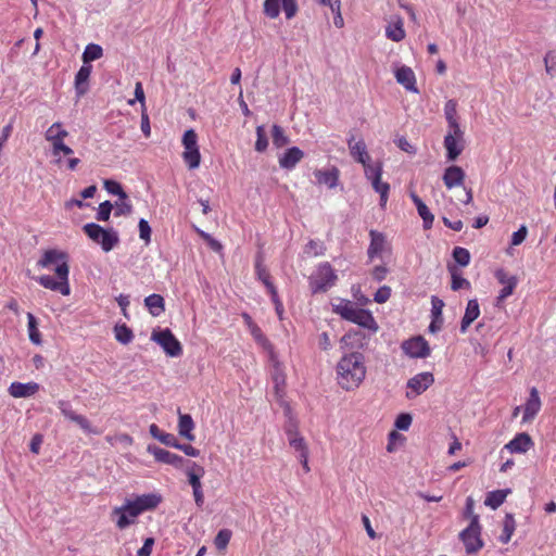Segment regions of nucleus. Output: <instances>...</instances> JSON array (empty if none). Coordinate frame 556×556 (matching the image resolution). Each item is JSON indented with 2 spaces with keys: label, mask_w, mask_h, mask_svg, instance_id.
Wrapping results in <instances>:
<instances>
[{
  "label": "nucleus",
  "mask_w": 556,
  "mask_h": 556,
  "mask_svg": "<svg viewBox=\"0 0 556 556\" xmlns=\"http://www.w3.org/2000/svg\"><path fill=\"white\" fill-rule=\"evenodd\" d=\"M162 502L160 493H147L125 498L121 506L113 507L111 519L118 530H125L137 522V518L155 509Z\"/></svg>",
  "instance_id": "nucleus-1"
},
{
  "label": "nucleus",
  "mask_w": 556,
  "mask_h": 556,
  "mask_svg": "<svg viewBox=\"0 0 556 556\" xmlns=\"http://www.w3.org/2000/svg\"><path fill=\"white\" fill-rule=\"evenodd\" d=\"M37 265L42 268H51V266H55L53 270L56 278L49 275H42L37 278V281L41 287L52 291H58L62 295L71 294L68 281L70 266L66 253L55 249L47 250L37 262Z\"/></svg>",
  "instance_id": "nucleus-2"
},
{
  "label": "nucleus",
  "mask_w": 556,
  "mask_h": 556,
  "mask_svg": "<svg viewBox=\"0 0 556 556\" xmlns=\"http://www.w3.org/2000/svg\"><path fill=\"white\" fill-rule=\"evenodd\" d=\"M366 375L364 356L358 351H353L342 356L337 365V379L344 390L358 388Z\"/></svg>",
  "instance_id": "nucleus-3"
},
{
  "label": "nucleus",
  "mask_w": 556,
  "mask_h": 556,
  "mask_svg": "<svg viewBox=\"0 0 556 556\" xmlns=\"http://www.w3.org/2000/svg\"><path fill=\"white\" fill-rule=\"evenodd\" d=\"M334 269L328 262L318 265L316 271L308 278L312 293H321L328 291L337 281Z\"/></svg>",
  "instance_id": "nucleus-4"
},
{
  "label": "nucleus",
  "mask_w": 556,
  "mask_h": 556,
  "mask_svg": "<svg viewBox=\"0 0 556 556\" xmlns=\"http://www.w3.org/2000/svg\"><path fill=\"white\" fill-rule=\"evenodd\" d=\"M83 230L92 241L99 243L104 252H110L119 242L116 231L104 229L96 223L86 224Z\"/></svg>",
  "instance_id": "nucleus-5"
},
{
  "label": "nucleus",
  "mask_w": 556,
  "mask_h": 556,
  "mask_svg": "<svg viewBox=\"0 0 556 556\" xmlns=\"http://www.w3.org/2000/svg\"><path fill=\"white\" fill-rule=\"evenodd\" d=\"M364 174L367 180L370 181L372 189L379 193L380 206L384 208L389 199L390 185L382 180V163L376 162L374 167H366V172H364Z\"/></svg>",
  "instance_id": "nucleus-6"
},
{
  "label": "nucleus",
  "mask_w": 556,
  "mask_h": 556,
  "mask_svg": "<svg viewBox=\"0 0 556 556\" xmlns=\"http://www.w3.org/2000/svg\"><path fill=\"white\" fill-rule=\"evenodd\" d=\"M182 159L189 169H194L200 166L201 154L198 147V135L193 129H188L182 136Z\"/></svg>",
  "instance_id": "nucleus-7"
},
{
  "label": "nucleus",
  "mask_w": 556,
  "mask_h": 556,
  "mask_svg": "<svg viewBox=\"0 0 556 556\" xmlns=\"http://www.w3.org/2000/svg\"><path fill=\"white\" fill-rule=\"evenodd\" d=\"M459 538L468 554H475L483 547L479 516L472 517L469 526L460 532Z\"/></svg>",
  "instance_id": "nucleus-8"
},
{
  "label": "nucleus",
  "mask_w": 556,
  "mask_h": 556,
  "mask_svg": "<svg viewBox=\"0 0 556 556\" xmlns=\"http://www.w3.org/2000/svg\"><path fill=\"white\" fill-rule=\"evenodd\" d=\"M465 143V132L460 127L457 131L455 128H448L443 141L447 161H455L464 151Z\"/></svg>",
  "instance_id": "nucleus-9"
},
{
  "label": "nucleus",
  "mask_w": 556,
  "mask_h": 556,
  "mask_svg": "<svg viewBox=\"0 0 556 556\" xmlns=\"http://www.w3.org/2000/svg\"><path fill=\"white\" fill-rule=\"evenodd\" d=\"M58 407L62 415L71 421L77 424L80 429L87 434H100L101 431L94 428L91 422L83 415L77 414L70 402L61 400L58 402Z\"/></svg>",
  "instance_id": "nucleus-10"
},
{
  "label": "nucleus",
  "mask_w": 556,
  "mask_h": 556,
  "mask_svg": "<svg viewBox=\"0 0 556 556\" xmlns=\"http://www.w3.org/2000/svg\"><path fill=\"white\" fill-rule=\"evenodd\" d=\"M434 382V377L431 372H420L412 377L407 381L406 397L414 399L422 394Z\"/></svg>",
  "instance_id": "nucleus-11"
},
{
  "label": "nucleus",
  "mask_w": 556,
  "mask_h": 556,
  "mask_svg": "<svg viewBox=\"0 0 556 556\" xmlns=\"http://www.w3.org/2000/svg\"><path fill=\"white\" fill-rule=\"evenodd\" d=\"M494 276L497 279V281L503 286L496 299L497 304H500L514 293L518 285V278L515 275H509L503 268L497 269Z\"/></svg>",
  "instance_id": "nucleus-12"
},
{
  "label": "nucleus",
  "mask_w": 556,
  "mask_h": 556,
  "mask_svg": "<svg viewBox=\"0 0 556 556\" xmlns=\"http://www.w3.org/2000/svg\"><path fill=\"white\" fill-rule=\"evenodd\" d=\"M148 452L152 454L157 462L172 465L176 468L186 467L188 462L180 455L161 448L156 445H149Z\"/></svg>",
  "instance_id": "nucleus-13"
},
{
  "label": "nucleus",
  "mask_w": 556,
  "mask_h": 556,
  "mask_svg": "<svg viewBox=\"0 0 556 556\" xmlns=\"http://www.w3.org/2000/svg\"><path fill=\"white\" fill-rule=\"evenodd\" d=\"M348 147L354 161L363 165L364 172H366V167L375 166V163H370V155L367 152V147L364 140L361 139L355 141L354 137H351L348 140Z\"/></svg>",
  "instance_id": "nucleus-14"
},
{
  "label": "nucleus",
  "mask_w": 556,
  "mask_h": 556,
  "mask_svg": "<svg viewBox=\"0 0 556 556\" xmlns=\"http://www.w3.org/2000/svg\"><path fill=\"white\" fill-rule=\"evenodd\" d=\"M542 402L539 395V391L535 387H532L529 392V397L523 406L522 422L527 424L532 421L541 410Z\"/></svg>",
  "instance_id": "nucleus-15"
},
{
  "label": "nucleus",
  "mask_w": 556,
  "mask_h": 556,
  "mask_svg": "<svg viewBox=\"0 0 556 556\" xmlns=\"http://www.w3.org/2000/svg\"><path fill=\"white\" fill-rule=\"evenodd\" d=\"M39 384L30 381L26 383L12 382L9 387V394L15 399L30 397L39 391Z\"/></svg>",
  "instance_id": "nucleus-16"
},
{
  "label": "nucleus",
  "mask_w": 556,
  "mask_h": 556,
  "mask_svg": "<svg viewBox=\"0 0 556 556\" xmlns=\"http://www.w3.org/2000/svg\"><path fill=\"white\" fill-rule=\"evenodd\" d=\"M466 174L464 169L457 165L448 166L443 174V182L447 189L463 186Z\"/></svg>",
  "instance_id": "nucleus-17"
},
{
  "label": "nucleus",
  "mask_w": 556,
  "mask_h": 556,
  "mask_svg": "<svg viewBox=\"0 0 556 556\" xmlns=\"http://www.w3.org/2000/svg\"><path fill=\"white\" fill-rule=\"evenodd\" d=\"M395 79L406 90L416 92V93L418 92V88L416 86V76H415L414 71L410 67H408L406 65L399 67L395 71Z\"/></svg>",
  "instance_id": "nucleus-18"
},
{
  "label": "nucleus",
  "mask_w": 556,
  "mask_h": 556,
  "mask_svg": "<svg viewBox=\"0 0 556 556\" xmlns=\"http://www.w3.org/2000/svg\"><path fill=\"white\" fill-rule=\"evenodd\" d=\"M533 444L531 437L526 432H521L515 435L504 447L510 453L522 454L528 452Z\"/></svg>",
  "instance_id": "nucleus-19"
},
{
  "label": "nucleus",
  "mask_w": 556,
  "mask_h": 556,
  "mask_svg": "<svg viewBox=\"0 0 556 556\" xmlns=\"http://www.w3.org/2000/svg\"><path fill=\"white\" fill-rule=\"evenodd\" d=\"M304 157V152L298 148L292 147L286 150V152L279 157V166L285 169H293L298 163Z\"/></svg>",
  "instance_id": "nucleus-20"
},
{
  "label": "nucleus",
  "mask_w": 556,
  "mask_h": 556,
  "mask_svg": "<svg viewBox=\"0 0 556 556\" xmlns=\"http://www.w3.org/2000/svg\"><path fill=\"white\" fill-rule=\"evenodd\" d=\"M314 176L318 184L326 185L328 188H336L339 184L340 170L332 166L330 169H316Z\"/></svg>",
  "instance_id": "nucleus-21"
},
{
  "label": "nucleus",
  "mask_w": 556,
  "mask_h": 556,
  "mask_svg": "<svg viewBox=\"0 0 556 556\" xmlns=\"http://www.w3.org/2000/svg\"><path fill=\"white\" fill-rule=\"evenodd\" d=\"M406 36L401 16L393 17L386 27V37L394 42L402 41Z\"/></svg>",
  "instance_id": "nucleus-22"
},
{
  "label": "nucleus",
  "mask_w": 556,
  "mask_h": 556,
  "mask_svg": "<svg viewBox=\"0 0 556 556\" xmlns=\"http://www.w3.org/2000/svg\"><path fill=\"white\" fill-rule=\"evenodd\" d=\"M350 321L357 324L364 328L376 331L378 329V325L372 316V314L364 308H359L356 306Z\"/></svg>",
  "instance_id": "nucleus-23"
},
{
  "label": "nucleus",
  "mask_w": 556,
  "mask_h": 556,
  "mask_svg": "<svg viewBox=\"0 0 556 556\" xmlns=\"http://www.w3.org/2000/svg\"><path fill=\"white\" fill-rule=\"evenodd\" d=\"M67 136L68 131L61 122L53 123L45 132V139L50 143L51 148L60 142H64Z\"/></svg>",
  "instance_id": "nucleus-24"
},
{
  "label": "nucleus",
  "mask_w": 556,
  "mask_h": 556,
  "mask_svg": "<svg viewBox=\"0 0 556 556\" xmlns=\"http://www.w3.org/2000/svg\"><path fill=\"white\" fill-rule=\"evenodd\" d=\"M151 338L161 348H181L180 343L168 328L153 330Z\"/></svg>",
  "instance_id": "nucleus-25"
},
{
  "label": "nucleus",
  "mask_w": 556,
  "mask_h": 556,
  "mask_svg": "<svg viewBox=\"0 0 556 556\" xmlns=\"http://www.w3.org/2000/svg\"><path fill=\"white\" fill-rule=\"evenodd\" d=\"M91 71L92 66L90 64L84 63V65L77 72L75 76V90L77 96L81 97L88 91V83Z\"/></svg>",
  "instance_id": "nucleus-26"
},
{
  "label": "nucleus",
  "mask_w": 556,
  "mask_h": 556,
  "mask_svg": "<svg viewBox=\"0 0 556 556\" xmlns=\"http://www.w3.org/2000/svg\"><path fill=\"white\" fill-rule=\"evenodd\" d=\"M185 468L188 482L192 486V490L202 488L201 478L204 476V468L194 462H187Z\"/></svg>",
  "instance_id": "nucleus-27"
},
{
  "label": "nucleus",
  "mask_w": 556,
  "mask_h": 556,
  "mask_svg": "<svg viewBox=\"0 0 556 556\" xmlns=\"http://www.w3.org/2000/svg\"><path fill=\"white\" fill-rule=\"evenodd\" d=\"M179 420H178V433L180 437L187 439L188 441L194 440L193 429L194 422L190 415L182 414L180 409H178Z\"/></svg>",
  "instance_id": "nucleus-28"
},
{
  "label": "nucleus",
  "mask_w": 556,
  "mask_h": 556,
  "mask_svg": "<svg viewBox=\"0 0 556 556\" xmlns=\"http://www.w3.org/2000/svg\"><path fill=\"white\" fill-rule=\"evenodd\" d=\"M370 244L368 248V256L370 260L374 257L380 255L386 247V238L383 233L377 231V230H370Z\"/></svg>",
  "instance_id": "nucleus-29"
},
{
  "label": "nucleus",
  "mask_w": 556,
  "mask_h": 556,
  "mask_svg": "<svg viewBox=\"0 0 556 556\" xmlns=\"http://www.w3.org/2000/svg\"><path fill=\"white\" fill-rule=\"evenodd\" d=\"M255 273H256L257 278L266 287L268 293H271L273 290H277L275 285L271 281V276H270L269 271L263 264V255L261 253H258L256 256Z\"/></svg>",
  "instance_id": "nucleus-30"
},
{
  "label": "nucleus",
  "mask_w": 556,
  "mask_h": 556,
  "mask_svg": "<svg viewBox=\"0 0 556 556\" xmlns=\"http://www.w3.org/2000/svg\"><path fill=\"white\" fill-rule=\"evenodd\" d=\"M144 305L148 308L149 313L154 317H159L165 312L164 298L156 293L147 296L144 299Z\"/></svg>",
  "instance_id": "nucleus-31"
},
{
  "label": "nucleus",
  "mask_w": 556,
  "mask_h": 556,
  "mask_svg": "<svg viewBox=\"0 0 556 556\" xmlns=\"http://www.w3.org/2000/svg\"><path fill=\"white\" fill-rule=\"evenodd\" d=\"M410 199L413 200L414 204L416 205L419 216L424 220V227L426 229H429L432 226V223L434 219L433 214H431L428 206L424 203V201L415 192H410Z\"/></svg>",
  "instance_id": "nucleus-32"
},
{
  "label": "nucleus",
  "mask_w": 556,
  "mask_h": 556,
  "mask_svg": "<svg viewBox=\"0 0 556 556\" xmlns=\"http://www.w3.org/2000/svg\"><path fill=\"white\" fill-rule=\"evenodd\" d=\"M480 315L479 303L476 299L469 300L465 311V315L462 319V330L465 331L467 327L473 323Z\"/></svg>",
  "instance_id": "nucleus-33"
},
{
  "label": "nucleus",
  "mask_w": 556,
  "mask_h": 556,
  "mask_svg": "<svg viewBox=\"0 0 556 556\" xmlns=\"http://www.w3.org/2000/svg\"><path fill=\"white\" fill-rule=\"evenodd\" d=\"M444 115L447 122L448 128H455L456 131L460 127L457 117V102L455 100H448L444 105Z\"/></svg>",
  "instance_id": "nucleus-34"
},
{
  "label": "nucleus",
  "mask_w": 556,
  "mask_h": 556,
  "mask_svg": "<svg viewBox=\"0 0 556 556\" xmlns=\"http://www.w3.org/2000/svg\"><path fill=\"white\" fill-rule=\"evenodd\" d=\"M149 432L154 439L167 446L175 447L178 442L173 434L163 432L155 424L150 425Z\"/></svg>",
  "instance_id": "nucleus-35"
},
{
  "label": "nucleus",
  "mask_w": 556,
  "mask_h": 556,
  "mask_svg": "<svg viewBox=\"0 0 556 556\" xmlns=\"http://www.w3.org/2000/svg\"><path fill=\"white\" fill-rule=\"evenodd\" d=\"M274 396L277 404L283 408L285 415H290L292 409L286 400V383L274 382Z\"/></svg>",
  "instance_id": "nucleus-36"
},
{
  "label": "nucleus",
  "mask_w": 556,
  "mask_h": 556,
  "mask_svg": "<svg viewBox=\"0 0 556 556\" xmlns=\"http://www.w3.org/2000/svg\"><path fill=\"white\" fill-rule=\"evenodd\" d=\"M508 492L509 490H496L489 492L484 501L485 506L496 509L505 502Z\"/></svg>",
  "instance_id": "nucleus-37"
},
{
  "label": "nucleus",
  "mask_w": 556,
  "mask_h": 556,
  "mask_svg": "<svg viewBox=\"0 0 556 556\" xmlns=\"http://www.w3.org/2000/svg\"><path fill=\"white\" fill-rule=\"evenodd\" d=\"M515 529H516L515 519H514L513 515L507 514L503 521V531H502V534L500 535V541L503 544H507L510 541V539L515 532Z\"/></svg>",
  "instance_id": "nucleus-38"
},
{
  "label": "nucleus",
  "mask_w": 556,
  "mask_h": 556,
  "mask_svg": "<svg viewBox=\"0 0 556 556\" xmlns=\"http://www.w3.org/2000/svg\"><path fill=\"white\" fill-rule=\"evenodd\" d=\"M287 417V422L285 425V432L288 438V442L291 443V440H300L303 438L298 431V421L290 410V415H285Z\"/></svg>",
  "instance_id": "nucleus-39"
},
{
  "label": "nucleus",
  "mask_w": 556,
  "mask_h": 556,
  "mask_svg": "<svg viewBox=\"0 0 556 556\" xmlns=\"http://www.w3.org/2000/svg\"><path fill=\"white\" fill-rule=\"evenodd\" d=\"M448 270H450L451 278H452L451 289L453 291H458L460 289H469L470 288V282L460 275V273L458 271V269L456 267H454V266L448 267Z\"/></svg>",
  "instance_id": "nucleus-40"
},
{
  "label": "nucleus",
  "mask_w": 556,
  "mask_h": 556,
  "mask_svg": "<svg viewBox=\"0 0 556 556\" xmlns=\"http://www.w3.org/2000/svg\"><path fill=\"white\" fill-rule=\"evenodd\" d=\"M355 308L356 305L352 301L341 300L333 306V312L350 321Z\"/></svg>",
  "instance_id": "nucleus-41"
},
{
  "label": "nucleus",
  "mask_w": 556,
  "mask_h": 556,
  "mask_svg": "<svg viewBox=\"0 0 556 556\" xmlns=\"http://www.w3.org/2000/svg\"><path fill=\"white\" fill-rule=\"evenodd\" d=\"M51 154L54 157V163L58 166H61L62 165V156L70 157L74 154V151L65 142H60L59 144L51 148Z\"/></svg>",
  "instance_id": "nucleus-42"
},
{
  "label": "nucleus",
  "mask_w": 556,
  "mask_h": 556,
  "mask_svg": "<svg viewBox=\"0 0 556 556\" xmlns=\"http://www.w3.org/2000/svg\"><path fill=\"white\" fill-rule=\"evenodd\" d=\"M269 359L273 364V370H271V379H273V382H277L278 384L279 383H286V375H285V371L283 369L281 368L278 359H277V356L275 354V352L273 350H270V353H269Z\"/></svg>",
  "instance_id": "nucleus-43"
},
{
  "label": "nucleus",
  "mask_w": 556,
  "mask_h": 556,
  "mask_svg": "<svg viewBox=\"0 0 556 556\" xmlns=\"http://www.w3.org/2000/svg\"><path fill=\"white\" fill-rule=\"evenodd\" d=\"M103 55V49L101 46L96 43H89L83 53V62L89 64L91 61H96Z\"/></svg>",
  "instance_id": "nucleus-44"
},
{
  "label": "nucleus",
  "mask_w": 556,
  "mask_h": 556,
  "mask_svg": "<svg viewBox=\"0 0 556 556\" xmlns=\"http://www.w3.org/2000/svg\"><path fill=\"white\" fill-rule=\"evenodd\" d=\"M273 144L276 148H282L290 142L289 137L286 135L283 128L279 125H273L271 128Z\"/></svg>",
  "instance_id": "nucleus-45"
},
{
  "label": "nucleus",
  "mask_w": 556,
  "mask_h": 556,
  "mask_svg": "<svg viewBox=\"0 0 556 556\" xmlns=\"http://www.w3.org/2000/svg\"><path fill=\"white\" fill-rule=\"evenodd\" d=\"M231 535H232V533L228 529L219 530L218 533L216 534L215 539H214L215 547L218 551L226 549V547L228 546L229 541L231 539Z\"/></svg>",
  "instance_id": "nucleus-46"
},
{
  "label": "nucleus",
  "mask_w": 556,
  "mask_h": 556,
  "mask_svg": "<svg viewBox=\"0 0 556 556\" xmlns=\"http://www.w3.org/2000/svg\"><path fill=\"white\" fill-rule=\"evenodd\" d=\"M116 340L122 344H128L132 339V332L126 325H117L114 329Z\"/></svg>",
  "instance_id": "nucleus-47"
},
{
  "label": "nucleus",
  "mask_w": 556,
  "mask_h": 556,
  "mask_svg": "<svg viewBox=\"0 0 556 556\" xmlns=\"http://www.w3.org/2000/svg\"><path fill=\"white\" fill-rule=\"evenodd\" d=\"M281 0H265L264 14L269 18H276L280 13Z\"/></svg>",
  "instance_id": "nucleus-48"
},
{
  "label": "nucleus",
  "mask_w": 556,
  "mask_h": 556,
  "mask_svg": "<svg viewBox=\"0 0 556 556\" xmlns=\"http://www.w3.org/2000/svg\"><path fill=\"white\" fill-rule=\"evenodd\" d=\"M453 258L457 264L465 267L470 263V253L465 248L456 247L453 250Z\"/></svg>",
  "instance_id": "nucleus-49"
},
{
  "label": "nucleus",
  "mask_w": 556,
  "mask_h": 556,
  "mask_svg": "<svg viewBox=\"0 0 556 556\" xmlns=\"http://www.w3.org/2000/svg\"><path fill=\"white\" fill-rule=\"evenodd\" d=\"M268 147V139L266 136L265 127L260 125L256 127V141H255V150L257 152L266 151Z\"/></svg>",
  "instance_id": "nucleus-50"
},
{
  "label": "nucleus",
  "mask_w": 556,
  "mask_h": 556,
  "mask_svg": "<svg viewBox=\"0 0 556 556\" xmlns=\"http://www.w3.org/2000/svg\"><path fill=\"white\" fill-rule=\"evenodd\" d=\"M289 445L295 453L296 458H305V455H308V446L304 438H301L300 440H291Z\"/></svg>",
  "instance_id": "nucleus-51"
},
{
  "label": "nucleus",
  "mask_w": 556,
  "mask_h": 556,
  "mask_svg": "<svg viewBox=\"0 0 556 556\" xmlns=\"http://www.w3.org/2000/svg\"><path fill=\"white\" fill-rule=\"evenodd\" d=\"M29 339L34 344L40 343V333L37 329V321L31 313L27 314Z\"/></svg>",
  "instance_id": "nucleus-52"
},
{
  "label": "nucleus",
  "mask_w": 556,
  "mask_h": 556,
  "mask_svg": "<svg viewBox=\"0 0 556 556\" xmlns=\"http://www.w3.org/2000/svg\"><path fill=\"white\" fill-rule=\"evenodd\" d=\"M104 188L109 193L118 195L119 199H124V200L127 199V194L123 190L121 184L115 180H105Z\"/></svg>",
  "instance_id": "nucleus-53"
},
{
  "label": "nucleus",
  "mask_w": 556,
  "mask_h": 556,
  "mask_svg": "<svg viewBox=\"0 0 556 556\" xmlns=\"http://www.w3.org/2000/svg\"><path fill=\"white\" fill-rule=\"evenodd\" d=\"M281 7L288 20L294 17L298 13V0H281Z\"/></svg>",
  "instance_id": "nucleus-54"
},
{
  "label": "nucleus",
  "mask_w": 556,
  "mask_h": 556,
  "mask_svg": "<svg viewBox=\"0 0 556 556\" xmlns=\"http://www.w3.org/2000/svg\"><path fill=\"white\" fill-rule=\"evenodd\" d=\"M113 205L110 201H104L100 203L98 213H97V219L100 222H108L111 216Z\"/></svg>",
  "instance_id": "nucleus-55"
},
{
  "label": "nucleus",
  "mask_w": 556,
  "mask_h": 556,
  "mask_svg": "<svg viewBox=\"0 0 556 556\" xmlns=\"http://www.w3.org/2000/svg\"><path fill=\"white\" fill-rule=\"evenodd\" d=\"M138 101L141 104V110H146V96L141 81H137L135 86V99L128 101V104L134 105Z\"/></svg>",
  "instance_id": "nucleus-56"
},
{
  "label": "nucleus",
  "mask_w": 556,
  "mask_h": 556,
  "mask_svg": "<svg viewBox=\"0 0 556 556\" xmlns=\"http://www.w3.org/2000/svg\"><path fill=\"white\" fill-rule=\"evenodd\" d=\"M132 212V205L130 202L124 199H119L115 203V216L129 215Z\"/></svg>",
  "instance_id": "nucleus-57"
},
{
  "label": "nucleus",
  "mask_w": 556,
  "mask_h": 556,
  "mask_svg": "<svg viewBox=\"0 0 556 556\" xmlns=\"http://www.w3.org/2000/svg\"><path fill=\"white\" fill-rule=\"evenodd\" d=\"M403 349L406 348H429L428 342L421 336L410 338L402 343Z\"/></svg>",
  "instance_id": "nucleus-58"
},
{
  "label": "nucleus",
  "mask_w": 556,
  "mask_h": 556,
  "mask_svg": "<svg viewBox=\"0 0 556 556\" xmlns=\"http://www.w3.org/2000/svg\"><path fill=\"white\" fill-rule=\"evenodd\" d=\"M139 237L140 239L144 240L147 243L151 240V227L149 226V223L141 218L139 220Z\"/></svg>",
  "instance_id": "nucleus-59"
},
{
  "label": "nucleus",
  "mask_w": 556,
  "mask_h": 556,
  "mask_svg": "<svg viewBox=\"0 0 556 556\" xmlns=\"http://www.w3.org/2000/svg\"><path fill=\"white\" fill-rule=\"evenodd\" d=\"M544 64L547 74L553 75L556 67V53L555 51H547L544 56Z\"/></svg>",
  "instance_id": "nucleus-60"
},
{
  "label": "nucleus",
  "mask_w": 556,
  "mask_h": 556,
  "mask_svg": "<svg viewBox=\"0 0 556 556\" xmlns=\"http://www.w3.org/2000/svg\"><path fill=\"white\" fill-rule=\"evenodd\" d=\"M391 296V288L388 286H383L378 289V291L375 293L374 300L379 303H386Z\"/></svg>",
  "instance_id": "nucleus-61"
},
{
  "label": "nucleus",
  "mask_w": 556,
  "mask_h": 556,
  "mask_svg": "<svg viewBox=\"0 0 556 556\" xmlns=\"http://www.w3.org/2000/svg\"><path fill=\"white\" fill-rule=\"evenodd\" d=\"M412 425V416L409 414H401L395 420V427L400 430H408Z\"/></svg>",
  "instance_id": "nucleus-62"
},
{
  "label": "nucleus",
  "mask_w": 556,
  "mask_h": 556,
  "mask_svg": "<svg viewBox=\"0 0 556 556\" xmlns=\"http://www.w3.org/2000/svg\"><path fill=\"white\" fill-rule=\"evenodd\" d=\"M528 235V229L525 225H522L517 231H515L511 236V245L521 244Z\"/></svg>",
  "instance_id": "nucleus-63"
},
{
  "label": "nucleus",
  "mask_w": 556,
  "mask_h": 556,
  "mask_svg": "<svg viewBox=\"0 0 556 556\" xmlns=\"http://www.w3.org/2000/svg\"><path fill=\"white\" fill-rule=\"evenodd\" d=\"M153 545H154V539L147 538L143 542V545L138 549L136 556H151Z\"/></svg>",
  "instance_id": "nucleus-64"
}]
</instances>
